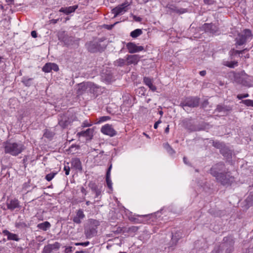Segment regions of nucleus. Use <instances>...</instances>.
I'll list each match as a JSON object with an SVG mask.
<instances>
[{"mask_svg":"<svg viewBox=\"0 0 253 253\" xmlns=\"http://www.w3.org/2000/svg\"><path fill=\"white\" fill-rule=\"evenodd\" d=\"M4 148L5 153H8L14 156L18 155L25 149L24 146L21 143L8 142L5 143Z\"/></svg>","mask_w":253,"mask_h":253,"instance_id":"obj_1","label":"nucleus"},{"mask_svg":"<svg viewBox=\"0 0 253 253\" xmlns=\"http://www.w3.org/2000/svg\"><path fill=\"white\" fill-rule=\"evenodd\" d=\"M99 225V222L95 219H89L88 223L84 228V234L86 238L89 239L97 234L96 229Z\"/></svg>","mask_w":253,"mask_h":253,"instance_id":"obj_2","label":"nucleus"},{"mask_svg":"<svg viewBox=\"0 0 253 253\" xmlns=\"http://www.w3.org/2000/svg\"><path fill=\"white\" fill-rule=\"evenodd\" d=\"M215 179L217 182L223 186H230L235 181V178L230 171L222 172Z\"/></svg>","mask_w":253,"mask_h":253,"instance_id":"obj_3","label":"nucleus"},{"mask_svg":"<svg viewBox=\"0 0 253 253\" xmlns=\"http://www.w3.org/2000/svg\"><path fill=\"white\" fill-rule=\"evenodd\" d=\"M104 40V39L101 38L99 39L98 41L90 42L87 43L86 45L88 51L94 53L104 50L107 46L105 43L101 44V42H103Z\"/></svg>","mask_w":253,"mask_h":253,"instance_id":"obj_4","label":"nucleus"},{"mask_svg":"<svg viewBox=\"0 0 253 253\" xmlns=\"http://www.w3.org/2000/svg\"><path fill=\"white\" fill-rule=\"evenodd\" d=\"M200 102V98L197 97H188L185 98L182 100L180 104L185 110H186V107L194 108L199 106Z\"/></svg>","mask_w":253,"mask_h":253,"instance_id":"obj_5","label":"nucleus"},{"mask_svg":"<svg viewBox=\"0 0 253 253\" xmlns=\"http://www.w3.org/2000/svg\"><path fill=\"white\" fill-rule=\"evenodd\" d=\"M252 37V32L249 29H245L243 32L239 34L236 38V44L238 45H242L245 44L247 41L251 39Z\"/></svg>","mask_w":253,"mask_h":253,"instance_id":"obj_6","label":"nucleus"},{"mask_svg":"<svg viewBox=\"0 0 253 253\" xmlns=\"http://www.w3.org/2000/svg\"><path fill=\"white\" fill-rule=\"evenodd\" d=\"M235 81L244 86L250 87L251 84L248 80V75L243 71L235 76Z\"/></svg>","mask_w":253,"mask_h":253,"instance_id":"obj_7","label":"nucleus"},{"mask_svg":"<svg viewBox=\"0 0 253 253\" xmlns=\"http://www.w3.org/2000/svg\"><path fill=\"white\" fill-rule=\"evenodd\" d=\"M225 168V165L222 162H219L213 165L210 169V173L215 178L218 176L221 173L222 170Z\"/></svg>","mask_w":253,"mask_h":253,"instance_id":"obj_8","label":"nucleus"},{"mask_svg":"<svg viewBox=\"0 0 253 253\" xmlns=\"http://www.w3.org/2000/svg\"><path fill=\"white\" fill-rule=\"evenodd\" d=\"M128 5V2H125L113 8L112 10V12L114 14V17H116L119 15L123 14L127 10V7Z\"/></svg>","mask_w":253,"mask_h":253,"instance_id":"obj_9","label":"nucleus"},{"mask_svg":"<svg viewBox=\"0 0 253 253\" xmlns=\"http://www.w3.org/2000/svg\"><path fill=\"white\" fill-rule=\"evenodd\" d=\"M110 119V118L109 116H103L100 117L99 119H96L95 121L93 123L90 121V120H86L83 123V125L82 126H91L93 125H101L103 122H106L107 120H109Z\"/></svg>","mask_w":253,"mask_h":253,"instance_id":"obj_10","label":"nucleus"},{"mask_svg":"<svg viewBox=\"0 0 253 253\" xmlns=\"http://www.w3.org/2000/svg\"><path fill=\"white\" fill-rule=\"evenodd\" d=\"M61 244L59 242H56L52 244H48L44 246L42 253H51L52 251H57L60 249Z\"/></svg>","mask_w":253,"mask_h":253,"instance_id":"obj_11","label":"nucleus"},{"mask_svg":"<svg viewBox=\"0 0 253 253\" xmlns=\"http://www.w3.org/2000/svg\"><path fill=\"white\" fill-rule=\"evenodd\" d=\"M126 47L130 53L138 52L144 50L143 46H137L134 43L130 42L126 44Z\"/></svg>","mask_w":253,"mask_h":253,"instance_id":"obj_12","label":"nucleus"},{"mask_svg":"<svg viewBox=\"0 0 253 253\" xmlns=\"http://www.w3.org/2000/svg\"><path fill=\"white\" fill-rule=\"evenodd\" d=\"M93 129L88 128L85 131H82L78 132L77 135L79 136H83L86 138L87 140H90L93 136Z\"/></svg>","mask_w":253,"mask_h":253,"instance_id":"obj_13","label":"nucleus"},{"mask_svg":"<svg viewBox=\"0 0 253 253\" xmlns=\"http://www.w3.org/2000/svg\"><path fill=\"white\" fill-rule=\"evenodd\" d=\"M223 241L227 243L226 253H231L234 250V241L231 237L224 238Z\"/></svg>","mask_w":253,"mask_h":253,"instance_id":"obj_14","label":"nucleus"},{"mask_svg":"<svg viewBox=\"0 0 253 253\" xmlns=\"http://www.w3.org/2000/svg\"><path fill=\"white\" fill-rule=\"evenodd\" d=\"M73 120V119H70L68 116L63 115L61 116L58 123L60 126H68L72 125L71 123Z\"/></svg>","mask_w":253,"mask_h":253,"instance_id":"obj_15","label":"nucleus"},{"mask_svg":"<svg viewBox=\"0 0 253 253\" xmlns=\"http://www.w3.org/2000/svg\"><path fill=\"white\" fill-rule=\"evenodd\" d=\"M140 58V57L137 54L128 55L126 59V64H136L139 61Z\"/></svg>","mask_w":253,"mask_h":253,"instance_id":"obj_16","label":"nucleus"},{"mask_svg":"<svg viewBox=\"0 0 253 253\" xmlns=\"http://www.w3.org/2000/svg\"><path fill=\"white\" fill-rule=\"evenodd\" d=\"M85 217L83 211L82 209H79L76 212V215L73 218V222L77 224H80L82 222V220Z\"/></svg>","mask_w":253,"mask_h":253,"instance_id":"obj_17","label":"nucleus"},{"mask_svg":"<svg viewBox=\"0 0 253 253\" xmlns=\"http://www.w3.org/2000/svg\"><path fill=\"white\" fill-rule=\"evenodd\" d=\"M211 143L213 147L219 149L221 154H225L224 150H227V147L224 143L219 141H215L213 140H211Z\"/></svg>","mask_w":253,"mask_h":253,"instance_id":"obj_18","label":"nucleus"},{"mask_svg":"<svg viewBox=\"0 0 253 253\" xmlns=\"http://www.w3.org/2000/svg\"><path fill=\"white\" fill-rule=\"evenodd\" d=\"M59 68L58 66L55 63H46L43 67L42 70L44 72L48 73L51 71H57Z\"/></svg>","mask_w":253,"mask_h":253,"instance_id":"obj_19","label":"nucleus"},{"mask_svg":"<svg viewBox=\"0 0 253 253\" xmlns=\"http://www.w3.org/2000/svg\"><path fill=\"white\" fill-rule=\"evenodd\" d=\"M7 208L8 210L13 211L16 208H18L20 207L19 202L17 199H14L10 200L6 203Z\"/></svg>","mask_w":253,"mask_h":253,"instance_id":"obj_20","label":"nucleus"},{"mask_svg":"<svg viewBox=\"0 0 253 253\" xmlns=\"http://www.w3.org/2000/svg\"><path fill=\"white\" fill-rule=\"evenodd\" d=\"M2 233L4 235L7 236V240H13L16 241H18L19 240V238L17 234L12 233L7 230H4L2 231Z\"/></svg>","mask_w":253,"mask_h":253,"instance_id":"obj_21","label":"nucleus"},{"mask_svg":"<svg viewBox=\"0 0 253 253\" xmlns=\"http://www.w3.org/2000/svg\"><path fill=\"white\" fill-rule=\"evenodd\" d=\"M112 167V165L111 164H110V165L107 169V171L106 172V183H107V186L108 187V188L110 189H112V183L111 180L110 179V172H111Z\"/></svg>","mask_w":253,"mask_h":253,"instance_id":"obj_22","label":"nucleus"},{"mask_svg":"<svg viewBox=\"0 0 253 253\" xmlns=\"http://www.w3.org/2000/svg\"><path fill=\"white\" fill-rule=\"evenodd\" d=\"M231 108L230 107H227L221 105H218L216 107L215 112H218L221 113V115L224 116L230 111Z\"/></svg>","mask_w":253,"mask_h":253,"instance_id":"obj_23","label":"nucleus"},{"mask_svg":"<svg viewBox=\"0 0 253 253\" xmlns=\"http://www.w3.org/2000/svg\"><path fill=\"white\" fill-rule=\"evenodd\" d=\"M78 7V6L77 5L67 7H61L59 11L63 12L66 14H69L70 13L74 12Z\"/></svg>","mask_w":253,"mask_h":253,"instance_id":"obj_24","label":"nucleus"},{"mask_svg":"<svg viewBox=\"0 0 253 253\" xmlns=\"http://www.w3.org/2000/svg\"><path fill=\"white\" fill-rule=\"evenodd\" d=\"M101 132L110 136H113L116 134V131L113 127H101Z\"/></svg>","mask_w":253,"mask_h":253,"instance_id":"obj_25","label":"nucleus"},{"mask_svg":"<svg viewBox=\"0 0 253 253\" xmlns=\"http://www.w3.org/2000/svg\"><path fill=\"white\" fill-rule=\"evenodd\" d=\"M55 135L54 130L51 129H45L43 136L46 138L48 140H51L53 139Z\"/></svg>","mask_w":253,"mask_h":253,"instance_id":"obj_26","label":"nucleus"},{"mask_svg":"<svg viewBox=\"0 0 253 253\" xmlns=\"http://www.w3.org/2000/svg\"><path fill=\"white\" fill-rule=\"evenodd\" d=\"M61 40L67 46L73 45L75 42L74 38L68 35L64 36Z\"/></svg>","mask_w":253,"mask_h":253,"instance_id":"obj_27","label":"nucleus"},{"mask_svg":"<svg viewBox=\"0 0 253 253\" xmlns=\"http://www.w3.org/2000/svg\"><path fill=\"white\" fill-rule=\"evenodd\" d=\"M88 187L95 193L96 197L100 195L101 192V190L98 189L97 186L94 182L92 181L90 182L88 184Z\"/></svg>","mask_w":253,"mask_h":253,"instance_id":"obj_28","label":"nucleus"},{"mask_svg":"<svg viewBox=\"0 0 253 253\" xmlns=\"http://www.w3.org/2000/svg\"><path fill=\"white\" fill-rule=\"evenodd\" d=\"M143 82L152 91H154L156 90V86L152 84V79L145 77L143 78Z\"/></svg>","mask_w":253,"mask_h":253,"instance_id":"obj_29","label":"nucleus"},{"mask_svg":"<svg viewBox=\"0 0 253 253\" xmlns=\"http://www.w3.org/2000/svg\"><path fill=\"white\" fill-rule=\"evenodd\" d=\"M101 77L102 80H104L107 83L111 82L113 79V76L110 72L107 73V72H103L101 74Z\"/></svg>","mask_w":253,"mask_h":253,"instance_id":"obj_30","label":"nucleus"},{"mask_svg":"<svg viewBox=\"0 0 253 253\" xmlns=\"http://www.w3.org/2000/svg\"><path fill=\"white\" fill-rule=\"evenodd\" d=\"M51 226L50 223L48 221H45L44 222L38 224L37 227L39 229L42 230L44 231H46L47 229L49 228Z\"/></svg>","mask_w":253,"mask_h":253,"instance_id":"obj_31","label":"nucleus"},{"mask_svg":"<svg viewBox=\"0 0 253 253\" xmlns=\"http://www.w3.org/2000/svg\"><path fill=\"white\" fill-rule=\"evenodd\" d=\"M227 246V243L224 242L222 243H221L218 247L217 249L215 250L216 253H222L223 251H225V253H226V249Z\"/></svg>","mask_w":253,"mask_h":253,"instance_id":"obj_32","label":"nucleus"},{"mask_svg":"<svg viewBox=\"0 0 253 253\" xmlns=\"http://www.w3.org/2000/svg\"><path fill=\"white\" fill-rule=\"evenodd\" d=\"M80 146L79 145H72L67 151L68 154H74L77 152V151L80 149Z\"/></svg>","mask_w":253,"mask_h":253,"instance_id":"obj_33","label":"nucleus"},{"mask_svg":"<svg viewBox=\"0 0 253 253\" xmlns=\"http://www.w3.org/2000/svg\"><path fill=\"white\" fill-rule=\"evenodd\" d=\"M139 217H143L144 218H145L144 220H140L138 218H135V217H132L131 219H130L132 221H133L135 223H143L147 220H148V217H149V215H137Z\"/></svg>","mask_w":253,"mask_h":253,"instance_id":"obj_34","label":"nucleus"},{"mask_svg":"<svg viewBox=\"0 0 253 253\" xmlns=\"http://www.w3.org/2000/svg\"><path fill=\"white\" fill-rule=\"evenodd\" d=\"M72 165L77 169H82L81 162L79 159L75 158L72 160Z\"/></svg>","mask_w":253,"mask_h":253,"instance_id":"obj_35","label":"nucleus"},{"mask_svg":"<svg viewBox=\"0 0 253 253\" xmlns=\"http://www.w3.org/2000/svg\"><path fill=\"white\" fill-rule=\"evenodd\" d=\"M80 85L82 87H84L85 89H87L88 88H89V90H91L92 88L93 91H94V88H96L93 83L89 82L86 83H82Z\"/></svg>","mask_w":253,"mask_h":253,"instance_id":"obj_36","label":"nucleus"},{"mask_svg":"<svg viewBox=\"0 0 253 253\" xmlns=\"http://www.w3.org/2000/svg\"><path fill=\"white\" fill-rule=\"evenodd\" d=\"M142 34V31L140 29H137L133 31H132L130 35L131 37L133 38H136L141 35Z\"/></svg>","mask_w":253,"mask_h":253,"instance_id":"obj_37","label":"nucleus"},{"mask_svg":"<svg viewBox=\"0 0 253 253\" xmlns=\"http://www.w3.org/2000/svg\"><path fill=\"white\" fill-rule=\"evenodd\" d=\"M223 65L230 68H234L235 66L238 65V62L235 61L232 62L224 61Z\"/></svg>","mask_w":253,"mask_h":253,"instance_id":"obj_38","label":"nucleus"},{"mask_svg":"<svg viewBox=\"0 0 253 253\" xmlns=\"http://www.w3.org/2000/svg\"><path fill=\"white\" fill-rule=\"evenodd\" d=\"M213 25L211 24H205L203 26V29L205 31V32H213V30L212 29Z\"/></svg>","mask_w":253,"mask_h":253,"instance_id":"obj_39","label":"nucleus"},{"mask_svg":"<svg viewBox=\"0 0 253 253\" xmlns=\"http://www.w3.org/2000/svg\"><path fill=\"white\" fill-rule=\"evenodd\" d=\"M32 78H27L24 77L22 79V82L27 86H29L32 84Z\"/></svg>","mask_w":253,"mask_h":253,"instance_id":"obj_40","label":"nucleus"},{"mask_svg":"<svg viewBox=\"0 0 253 253\" xmlns=\"http://www.w3.org/2000/svg\"><path fill=\"white\" fill-rule=\"evenodd\" d=\"M164 148L167 149V151L170 154H173L175 153V151L173 150V149L170 147L168 143H166L164 144Z\"/></svg>","mask_w":253,"mask_h":253,"instance_id":"obj_41","label":"nucleus"},{"mask_svg":"<svg viewBox=\"0 0 253 253\" xmlns=\"http://www.w3.org/2000/svg\"><path fill=\"white\" fill-rule=\"evenodd\" d=\"M125 62L126 60L125 59L120 58L115 61V64L118 66H122L125 64Z\"/></svg>","mask_w":253,"mask_h":253,"instance_id":"obj_42","label":"nucleus"},{"mask_svg":"<svg viewBox=\"0 0 253 253\" xmlns=\"http://www.w3.org/2000/svg\"><path fill=\"white\" fill-rule=\"evenodd\" d=\"M56 174V172H51L47 174L45 176V179L48 181H51L54 176Z\"/></svg>","mask_w":253,"mask_h":253,"instance_id":"obj_43","label":"nucleus"},{"mask_svg":"<svg viewBox=\"0 0 253 253\" xmlns=\"http://www.w3.org/2000/svg\"><path fill=\"white\" fill-rule=\"evenodd\" d=\"M146 89L144 87L141 86L139 87L137 89V92L139 94H140L141 95H144L145 93Z\"/></svg>","mask_w":253,"mask_h":253,"instance_id":"obj_44","label":"nucleus"},{"mask_svg":"<svg viewBox=\"0 0 253 253\" xmlns=\"http://www.w3.org/2000/svg\"><path fill=\"white\" fill-rule=\"evenodd\" d=\"M244 53V50H237L233 49L230 51V55L233 56L236 54H242Z\"/></svg>","mask_w":253,"mask_h":253,"instance_id":"obj_45","label":"nucleus"},{"mask_svg":"<svg viewBox=\"0 0 253 253\" xmlns=\"http://www.w3.org/2000/svg\"><path fill=\"white\" fill-rule=\"evenodd\" d=\"M16 227L17 228H25L27 227V225L25 222H19L16 224Z\"/></svg>","mask_w":253,"mask_h":253,"instance_id":"obj_46","label":"nucleus"},{"mask_svg":"<svg viewBox=\"0 0 253 253\" xmlns=\"http://www.w3.org/2000/svg\"><path fill=\"white\" fill-rule=\"evenodd\" d=\"M242 102L247 106H253V101L250 99L243 100Z\"/></svg>","mask_w":253,"mask_h":253,"instance_id":"obj_47","label":"nucleus"},{"mask_svg":"<svg viewBox=\"0 0 253 253\" xmlns=\"http://www.w3.org/2000/svg\"><path fill=\"white\" fill-rule=\"evenodd\" d=\"M138 228L136 226H131L129 227L127 230L128 232H135L137 231Z\"/></svg>","mask_w":253,"mask_h":253,"instance_id":"obj_48","label":"nucleus"},{"mask_svg":"<svg viewBox=\"0 0 253 253\" xmlns=\"http://www.w3.org/2000/svg\"><path fill=\"white\" fill-rule=\"evenodd\" d=\"M191 121L190 119L186 118L182 120V124L183 126H188L190 124V122Z\"/></svg>","mask_w":253,"mask_h":253,"instance_id":"obj_49","label":"nucleus"},{"mask_svg":"<svg viewBox=\"0 0 253 253\" xmlns=\"http://www.w3.org/2000/svg\"><path fill=\"white\" fill-rule=\"evenodd\" d=\"M89 244V242L87 241L83 243H76L75 245L76 246H87Z\"/></svg>","mask_w":253,"mask_h":253,"instance_id":"obj_50","label":"nucleus"},{"mask_svg":"<svg viewBox=\"0 0 253 253\" xmlns=\"http://www.w3.org/2000/svg\"><path fill=\"white\" fill-rule=\"evenodd\" d=\"M247 201L248 202H253V193H250L249 195L248 196L247 199Z\"/></svg>","mask_w":253,"mask_h":253,"instance_id":"obj_51","label":"nucleus"},{"mask_svg":"<svg viewBox=\"0 0 253 253\" xmlns=\"http://www.w3.org/2000/svg\"><path fill=\"white\" fill-rule=\"evenodd\" d=\"M248 96L249 94L246 93L244 94H238L237 97L239 99H242L243 98H246L248 97Z\"/></svg>","mask_w":253,"mask_h":253,"instance_id":"obj_52","label":"nucleus"},{"mask_svg":"<svg viewBox=\"0 0 253 253\" xmlns=\"http://www.w3.org/2000/svg\"><path fill=\"white\" fill-rule=\"evenodd\" d=\"M64 170L65 171L66 175H68L70 170V167L69 166H65Z\"/></svg>","mask_w":253,"mask_h":253,"instance_id":"obj_53","label":"nucleus"},{"mask_svg":"<svg viewBox=\"0 0 253 253\" xmlns=\"http://www.w3.org/2000/svg\"><path fill=\"white\" fill-rule=\"evenodd\" d=\"M227 150H224V153L225 154H222L224 156H228V155L231 154L230 150L229 149V148L227 147Z\"/></svg>","mask_w":253,"mask_h":253,"instance_id":"obj_54","label":"nucleus"},{"mask_svg":"<svg viewBox=\"0 0 253 253\" xmlns=\"http://www.w3.org/2000/svg\"><path fill=\"white\" fill-rule=\"evenodd\" d=\"M204 1L205 4L209 5L212 4L214 2L213 0H204Z\"/></svg>","mask_w":253,"mask_h":253,"instance_id":"obj_55","label":"nucleus"},{"mask_svg":"<svg viewBox=\"0 0 253 253\" xmlns=\"http://www.w3.org/2000/svg\"><path fill=\"white\" fill-rule=\"evenodd\" d=\"M72 247H68L66 248L65 251H64L65 253H71L72 252Z\"/></svg>","mask_w":253,"mask_h":253,"instance_id":"obj_56","label":"nucleus"},{"mask_svg":"<svg viewBox=\"0 0 253 253\" xmlns=\"http://www.w3.org/2000/svg\"><path fill=\"white\" fill-rule=\"evenodd\" d=\"M31 36L33 38H36L37 37V32L35 31H33L31 32Z\"/></svg>","mask_w":253,"mask_h":253,"instance_id":"obj_57","label":"nucleus"},{"mask_svg":"<svg viewBox=\"0 0 253 253\" xmlns=\"http://www.w3.org/2000/svg\"><path fill=\"white\" fill-rule=\"evenodd\" d=\"M183 162L186 165H190L189 162L188 161L187 158L185 157H184V158H183Z\"/></svg>","mask_w":253,"mask_h":253,"instance_id":"obj_58","label":"nucleus"},{"mask_svg":"<svg viewBox=\"0 0 253 253\" xmlns=\"http://www.w3.org/2000/svg\"><path fill=\"white\" fill-rule=\"evenodd\" d=\"M81 192L83 193H84V195H86L87 192H86L85 189L84 187H82L81 188Z\"/></svg>","mask_w":253,"mask_h":253,"instance_id":"obj_59","label":"nucleus"},{"mask_svg":"<svg viewBox=\"0 0 253 253\" xmlns=\"http://www.w3.org/2000/svg\"><path fill=\"white\" fill-rule=\"evenodd\" d=\"M161 123V121L160 120H158V121L156 122L154 126H158Z\"/></svg>","mask_w":253,"mask_h":253,"instance_id":"obj_60","label":"nucleus"},{"mask_svg":"<svg viewBox=\"0 0 253 253\" xmlns=\"http://www.w3.org/2000/svg\"><path fill=\"white\" fill-rule=\"evenodd\" d=\"M206 74V71H202L200 72V75L202 76H205Z\"/></svg>","mask_w":253,"mask_h":253,"instance_id":"obj_61","label":"nucleus"},{"mask_svg":"<svg viewBox=\"0 0 253 253\" xmlns=\"http://www.w3.org/2000/svg\"><path fill=\"white\" fill-rule=\"evenodd\" d=\"M122 229L120 227H118L117 228V230L116 231H115V233H121V231H122Z\"/></svg>","mask_w":253,"mask_h":253,"instance_id":"obj_62","label":"nucleus"},{"mask_svg":"<svg viewBox=\"0 0 253 253\" xmlns=\"http://www.w3.org/2000/svg\"><path fill=\"white\" fill-rule=\"evenodd\" d=\"M114 25H106V27H107V28L109 30H110L113 27H114Z\"/></svg>","mask_w":253,"mask_h":253,"instance_id":"obj_63","label":"nucleus"},{"mask_svg":"<svg viewBox=\"0 0 253 253\" xmlns=\"http://www.w3.org/2000/svg\"><path fill=\"white\" fill-rule=\"evenodd\" d=\"M112 126V124H104L102 126H105V127H107V126Z\"/></svg>","mask_w":253,"mask_h":253,"instance_id":"obj_64","label":"nucleus"}]
</instances>
